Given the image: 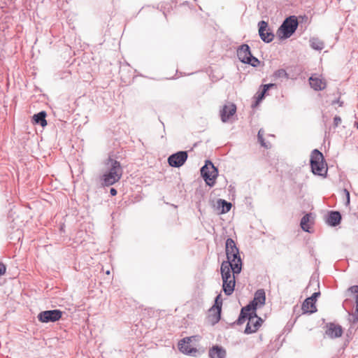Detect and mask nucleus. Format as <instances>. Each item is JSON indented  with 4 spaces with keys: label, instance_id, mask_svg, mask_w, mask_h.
<instances>
[{
    "label": "nucleus",
    "instance_id": "nucleus-1",
    "mask_svg": "<svg viewBox=\"0 0 358 358\" xmlns=\"http://www.w3.org/2000/svg\"><path fill=\"white\" fill-rule=\"evenodd\" d=\"M227 261L222 263L220 271L222 279L223 291L227 295H231L235 287L236 274L242 270V260L239 250L232 238L226 241Z\"/></svg>",
    "mask_w": 358,
    "mask_h": 358
},
{
    "label": "nucleus",
    "instance_id": "nucleus-2",
    "mask_svg": "<svg viewBox=\"0 0 358 358\" xmlns=\"http://www.w3.org/2000/svg\"><path fill=\"white\" fill-rule=\"evenodd\" d=\"M108 164L110 165V169L102 176L103 185L106 186L115 184L121 178L122 175V167L119 162L109 159Z\"/></svg>",
    "mask_w": 358,
    "mask_h": 358
},
{
    "label": "nucleus",
    "instance_id": "nucleus-3",
    "mask_svg": "<svg viewBox=\"0 0 358 358\" xmlns=\"http://www.w3.org/2000/svg\"><path fill=\"white\" fill-rule=\"evenodd\" d=\"M310 166L313 174L324 176L327 173V165L321 152L315 149L310 155Z\"/></svg>",
    "mask_w": 358,
    "mask_h": 358
},
{
    "label": "nucleus",
    "instance_id": "nucleus-4",
    "mask_svg": "<svg viewBox=\"0 0 358 358\" xmlns=\"http://www.w3.org/2000/svg\"><path fill=\"white\" fill-rule=\"evenodd\" d=\"M200 337L193 336L184 338L178 343L179 350L186 355H195L197 352L198 343Z\"/></svg>",
    "mask_w": 358,
    "mask_h": 358
},
{
    "label": "nucleus",
    "instance_id": "nucleus-5",
    "mask_svg": "<svg viewBox=\"0 0 358 358\" xmlns=\"http://www.w3.org/2000/svg\"><path fill=\"white\" fill-rule=\"evenodd\" d=\"M248 320V324L246 328L245 329V332L246 334H252L256 332L259 328L261 327L263 320L258 317L255 313V312H248V314L245 315V317H243L242 315L238 319L240 323H243Z\"/></svg>",
    "mask_w": 358,
    "mask_h": 358
},
{
    "label": "nucleus",
    "instance_id": "nucleus-6",
    "mask_svg": "<svg viewBox=\"0 0 358 358\" xmlns=\"http://www.w3.org/2000/svg\"><path fill=\"white\" fill-rule=\"evenodd\" d=\"M298 24L296 16L292 15L286 18L278 30V36L283 38L290 37L296 31Z\"/></svg>",
    "mask_w": 358,
    "mask_h": 358
},
{
    "label": "nucleus",
    "instance_id": "nucleus-7",
    "mask_svg": "<svg viewBox=\"0 0 358 358\" xmlns=\"http://www.w3.org/2000/svg\"><path fill=\"white\" fill-rule=\"evenodd\" d=\"M266 301L265 292L263 289H259L255 292L253 301L248 306L242 308L241 315L243 317H245L248 312H255V310L264 305Z\"/></svg>",
    "mask_w": 358,
    "mask_h": 358
},
{
    "label": "nucleus",
    "instance_id": "nucleus-8",
    "mask_svg": "<svg viewBox=\"0 0 358 358\" xmlns=\"http://www.w3.org/2000/svg\"><path fill=\"white\" fill-rule=\"evenodd\" d=\"M201 174L208 185L212 187L215 185L217 170L210 162H207L201 168Z\"/></svg>",
    "mask_w": 358,
    "mask_h": 358
},
{
    "label": "nucleus",
    "instance_id": "nucleus-9",
    "mask_svg": "<svg viewBox=\"0 0 358 358\" xmlns=\"http://www.w3.org/2000/svg\"><path fill=\"white\" fill-rule=\"evenodd\" d=\"M237 55L243 63L251 64L253 66H256L259 64V60L252 55L250 47L246 44L242 45L237 50Z\"/></svg>",
    "mask_w": 358,
    "mask_h": 358
},
{
    "label": "nucleus",
    "instance_id": "nucleus-10",
    "mask_svg": "<svg viewBox=\"0 0 358 358\" xmlns=\"http://www.w3.org/2000/svg\"><path fill=\"white\" fill-rule=\"evenodd\" d=\"M62 312L59 310H45L38 315V319L41 322H55L62 318Z\"/></svg>",
    "mask_w": 358,
    "mask_h": 358
},
{
    "label": "nucleus",
    "instance_id": "nucleus-11",
    "mask_svg": "<svg viewBox=\"0 0 358 358\" xmlns=\"http://www.w3.org/2000/svg\"><path fill=\"white\" fill-rule=\"evenodd\" d=\"M310 87L315 91H322L327 86V80L320 74L314 73L308 79Z\"/></svg>",
    "mask_w": 358,
    "mask_h": 358
},
{
    "label": "nucleus",
    "instance_id": "nucleus-12",
    "mask_svg": "<svg viewBox=\"0 0 358 358\" xmlns=\"http://www.w3.org/2000/svg\"><path fill=\"white\" fill-rule=\"evenodd\" d=\"M320 292H315L310 297L307 298L302 303L301 310L303 313H313L317 311L315 303Z\"/></svg>",
    "mask_w": 358,
    "mask_h": 358
},
{
    "label": "nucleus",
    "instance_id": "nucleus-13",
    "mask_svg": "<svg viewBox=\"0 0 358 358\" xmlns=\"http://www.w3.org/2000/svg\"><path fill=\"white\" fill-rule=\"evenodd\" d=\"M187 159V153L185 151H180L171 155L168 158V162L171 166L180 167L182 166Z\"/></svg>",
    "mask_w": 358,
    "mask_h": 358
},
{
    "label": "nucleus",
    "instance_id": "nucleus-14",
    "mask_svg": "<svg viewBox=\"0 0 358 358\" xmlns=\"http://www.w3.org/2000/svg\"><path fill=\"white\" fill-rule=\"evenodd\" d=\"M259 34L262 41L269 43L273 41L274 35L270 31L268 23L265 21H260L258 24Z\"/></svg>",
    "mask_w": 358,
    "mask_h": 358
},
{
    "label": "nucleus",
    "instance_id": "nucleus-15",
    "mask_svg": "<svg viewBox=\"0 0 358 358\" xmlns=\"http://www.w3.org/2000/svg\"><path fill=\"white\" fill-rule=\"evenodd\" d=\"M221 305L219 306L217 304L213 306L208 313L207 320L208 323L212 325L217 323L220 320L221 315Z\"/></svg>",
    "mask_w": 358,
    "mask_h": 358
},
{
    "label": "nucleus",
    "instance_id": "nucleus-16",
    "mask_svg": "<svg viewBox=\"0 0 358 358\" xmlns=\"http://www.w3.org/2000/svg\"><path fill=\"white\" fill-rule=\"evenodd\" d=\"M236 111V106L234 103H229L224 105L220 110V117L222 122H227L229 118L233 116Z\"/></svg>",
    "mask_w": 358,
    "mask_h": 358
},
{
    "label": "nucleus",
    "instance_id": "nucleus-17",
    "mask_svg": "<svg viewBox=\"0 0 358 358\" xmlns=\"http://www.w3.org/2000/svg\"><path fill=\"white\" fill-rule=\"evenodd\" d=\"M209 356L210 358H224L226 356V351L222 347L215 345L210 350Z\"/></svg>",
    "mask_w": 358,
    "mask_h": 358
},
{
    "label": "nucleus",
    "instance_id": "nucleus-18",
    "mask_svg": "<svg viewBox=\"0 0 358 358\" xmlns=\"http://www.w3.org/2000/svg\"><path fill=\"white\" fill-rule=\"evenodd\" d=\"M327 335L331 338H338L342 336V328L338 325L331 324L327 331Z\"/></svg>",
    "mask_w": 358,
    "mask_h": 358
},
{
    "label": "nucleus",
    "instance_id": "nucleus-19",
    "mask_svg": "<svg viewBox=\"0 0 358 358\" xmlns=\"http://www.w3.org/2000/svg\"><path fill=\"white\" fill-rule=\"evenodd\" d=\"M341 220V215L340 213L337 211H332L329 215V217L327 219V222L331 226H336L338 225Z\"/></svg>",
    "mask_w": 358,
    "mask_h": 358
},
{
    "label": "nucleus",
    "instance_id": "nucleus-20",
    "mask_svg": "<svg viewBox=\"0 0 358 358\" xmlns=\"http://www.w3.org/2000/svg\"><path fill=\"white\" fill-rule=\"evenodd\" d=\"M46 113L41 111L33 116V120L36 124H40L42 127L47 125V121L45 120Z\"/></svg>",
    "mask_w": 358,
    "mask_h": 358
},
{
    "label": "nucleus",
    "instance_id": "nucleus-21",
    "mask_svg": "<svg viewBox=\"0 0 358 358\" xmlns=\"http://www.w3.org/2000/svg\"><path fill=\"white\" fill-rule=\"evenodd\" d=\"M274 86H275V84H272V83L262 85V91L257 93V96H256V99H257L256 104L257 105L264 99L265 94L266 93L268 90H269L271 87H273Z\"/></svg>",
    "mask_w": 358,
    "mask_h": 358
},
{
    "label": "nucleus",
    "instance_id": "nucleus-22",
    "mask_svg": "<svg viewBox=\"0 0 358 358\" xmlns=\"http://www.w3.org/2000/svg\"><path fill=\"white\" fill-rule=\"evenodd\" d=\"M310 214H306L302 217L301 220V227L305 231H309V229L310 228Z\"/></svg>",
    "mask_w": 358,
    "mask_h": 358
},
{
    "label": "nucleus",
    "instance_id": "nucleus-23",
    "mask_svg": "<svg viewBox=\"0 0 358 358\" xmlns=\"http://www.w3.org/2000/svg\"><path fill=\"white\" fill-rule=\"evenodd\" d=\"M273 77L275 79L278 78H287L288 75L285 69H278L275 71L273 73Z\"/></svg>",
    "mask_w": 358,
    "mask_h": 358
},
{
    "label": "nucleus",
    "instance_id": "nucleus-24",
    "mask_svg": "<svg viewBox=\"0 0 358 358\" xmlns=\"http://www.w3.org/2000/svg\"><path fill=\"white\" fill-rule=\"evenodd\" d=\"M264 133V131L263 129H259V131L258 132V135H257L258 140L262 146H263L264 148H268V145L266 143V142L263 138Z\"/></svg>",
    "mask_w": 358,
    "mask_h": 358
},
{
    "label": "nucleus",
    "instance_id": "nucleus-25",
    "mask_svg": "<svg viewBox=\"0 0 358 358\" xmlns=\"http://www.w3.org/2000/svg\"><path fill=\"white\" fill-rule=\"evenodd\" d=\"M311 47L315 50H322L323 48V43L319 41L313 39L311 41Z\"/></svg>",
    "mask_w": 358,
    "mask_h": 358
},
{
    "label": "nucleus",
    "instance_id": "nucleus-26",
    "mask_svg": "<svg viewBox=\"0 0 358 358\" xmlns=\"http://www.w3.org/2000/svg\"><path fill=\"white\" fill-rule=\"evenodd\" d=\"M220 202L222 205V213H227L230 210L231 208V204L225 201L224 200H220Z\"/></svg>",
    "mask_w": 358,
    "mask_h": 358
},
{
    "label": "nucleus",
    "instance_id": "nucleus-27",
    "mask_svg": "<svg viewBox=\"0 0 358 358\" xmlns=\"http://www.w3.org/2000/svg\"><path fill=\"white\" fill-rule=\"evenodd\" d=\"M349 290L352 293V294H356L357 296H358V286L357 285H354V286H352Z\"/></svg>",
    "mask_w": 358,
    "mask_h": 358
},
{
    "label": "nucleus",
    "instance_id": "nucleus-28",
    "mask_svg": "<svg viewBox=\"0 0 358 358\" xmlns=\"http://www.w3.org/2000/svg\"><path fill=\"white\" fill-rule=\"evenodd\" d=\"M6 266L3 263L0 262V275H3L6 273Z\"/></svg>",
    "mask_w": 358,
    "mask_h": 358
},
{
    "label": "nucleus",
    "instance_id": "nucleus-29",
    "mask_svg": "<svg viewBox=\"0 0 358 358\" xmlns=\"http://www.w3.org/2000/svg\"><path fill=\"white\" fill-rule=\"evenodd\" d=\"M334 124L335 126H338L341 122V117H338V116H336L334 118Z\"/></svg>",
    "mask_w": 358,
    "mask_h": 358
},
{
    "label": "nucleus",
    "instance_id": "nucleus-30",
    "mask_svg": "<svg viewBox=\"0 0 358 358\" xmlns=\"http://www.w3.org/2000/svg\"><path fill=\"white\" fill-rule=\"evenodd\" d=\"M110 193L112 196H115L117 194V190L115 188H111L110 189Z\"/></svg>",
    "mask_w": 358,
    "mask_h": 358
},
{
    "label": "nucleus",
    "instance_id": "nucleus-31",
    "mask_svg": "<svg viewBox=\"0 0 358 358\" xmlns=\"http://www.w3.org/2000/svg\"><path fill=\"white\" fill-rule=\"evenodd\" d=\"M355 302H356V311L358 313V296H356Z\"/></svg>",
    "mask_w": 358,
    "mask_h": 358
},
{
    "label": "nucleus",
    "instance_id": "nucleus-32",
    "mask_svg": "<svg viewBox=\"0 0 358 358\" xmlns=\"http://www.w3.org/2000/svg\"><path fill=\"white\" fill-rule=\"evenodd\" d=\"M345 192H346V194H347L348 202H349L350 201V194H349V192L347 190H345Z\"/></svg>",
    "mask_w": 358,
    "mask_h": 358
},
{
    "label": "nucleus",
    "instance_id": "nucleus-33",
    "mask_svg": "<svg viewBox=\"0 0 358 358\" xmlns=\"http://www.w3.org/2000/svg\"><path fill=\"white\" fill-rule=\"evenodd\" d=\"M357 128H358V122H357Z\"/></svg>",
    "mask_w": 358,
    "mask_h": 358
}]
</instances>
